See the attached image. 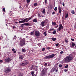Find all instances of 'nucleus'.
<instances>
[{"label":"nucleus","mask_w":76,"mask_h":76,"mask_svg":"<svg viewBox=\"0 0 76 76\" xmlns=\"http://www.w3.org/2000/svg\"><path fill=\"white\" fill-rule=\"evenodd\" d=\"M74 57L72 54H69V56L66 57L64 60V61L66 63L70 62L73 60Z\"/></svg>","instance_id":"obj_1"},{"label":"nucleus","mask_w":76,"mask_h":76,"mask_svg":"<svg viewBox=\"0 0 76 76\" xmlns=\"http://www.w3.org/2000/svg\"><path fill=\"white\" fill-rule=\"evenodd\" d=\"M33 17L32 16H31V17H28V18H25V19H24L23 20V19H22L21 21H20L19 22V23H25V22H28L29 21V20H31V18H33Z\"/></svg>","instance_id":"obj_2"},{"label":"nucleus","mask_w":76,"mask_h":76,"mask_svg":"<svg viewBox=\"0 0 76 76\" xmlns=\"http://www.w3.org/2000/svg\"><path fill=\"white\" fill-rule=\"evenodd\" d=\"M26 42V40L25 38H23V39H21L20 40V42L19 43V45L21 46V47H23V45H25Z\"/></svg>","instance_id":"obj_3"},{"label":"nucleus","mask_w":76,"mask_h":76,"mask_svg":"<svg viewBox=\"0 0 76 76\" xmlns=\"http://www.w3.org/2000/svg\"><path fill=\"white\" fill-rule=\"evenodd\" d=\"M28 63H29V62H28L27 60H24V61H23L22 63L20 64V65L22 66H27Z\"/></svg>","instance_id":"obj_4"},{"label":"nucleus","mask_w":76,"mask_h":76,"mask_svg":"<svg viewBox=\"0 0 76 76\" xmlns=\"http://www.w3.org/2000/svg\"><path fill=\"white\" fill-rule=\"evenodd\" d=\"M55 55V54H52L51 55H50V56H47L46 57H45V59H50L51 58H53L54 57Z\"/></svg>","instance_id":"obj_5"},{"label":"nucleus","mask_w":76,"mask_h":76,"mask_svg":"<svg viewBox=\"0 0 76 76\" xmlns=\"http://www.w3.org/2000/svg\"><path fill=\"white\" fill-rule=\"evenodd\" d=\"M47 21H48V20L46 19L41 22V24L42 27H44V24H47Z\"/></svg>","instance_id":"obj_6"},{"label":"nucleus","mask_w":76,"mask_h":76,"mask_svg":"<svg viewBox=\"0 0 76 76\" xmlns=\"http://www.w3.org/2000/svg\"><path fill=\"white\" fill-rule=\"evenodd\" d=\"M11 71V69H10L9 68H7V69H6L4 70V72L5 73H10Z\"/></svg>","instance_id":"obj_7"},{"label":"nucleus","mask_w":76,"mask_h":76,"mask_svg":"<svg viewBox=\"0 0 76 76\" xmlns=\"http://www.w3.org/2000/svg\"><path fill=\"white\" fill-rule=\"evenodd\" d=\"M35 34L36 37L39 36L40 35V33L39 31H35Z\"/></svg>","instance_id":"obj_8"},{"label":"nucleus","mask_w":76,"mask_h":76,"mask_svg":"<svg viewBox=\"0 0 76 76\" xmlns=\"http://www.w3.org/2000/svg\"><path fill=\"white\" fill-rule=\"evenodd\" d=\"M64 26H63L62 24H60L59 25V26L58 27V30L59 31H61V29H63Z\"/></svg>","instance_id":"obj_9"},{"label":"nucleus","mask_w":76,"mask_h":76,"mask_svg":"<svg viewBox=\"0 0 76 76\" xmlns=\"http://www.w3.org/2000/svg\"><path fill=\"white\" fill-rule=\"evenodd\" d=\"M5 61L7 63H10L11 61V59L10 58H6L5 59Z\"/></svg>","instance_id":"obj_10"},{"label":"nucleus","mask_w":76,"mask_h":76,"mask_svg":"<svg viewBox=\"0 0 76 76\" xmlns=\"http://www.w3.org/2000/svg\"><path fill=\"white\" fill-rule=\"evenodd\" d=\"M60 7H61L60 6H59L58 9L59 10V12L60 14H61L62 11Z\"/></svg>","instance_id":"obj_11"},{"label":"nucleus","mask_w":76,"mask_h":76,"mask_svg":"<svg viewBox=\"0 0 76 76\" xmlns=\"http://www.w3.org/2000/svg\"><path fill=\"white\" fill-rule=\"evenodd\" d=\"M47 69H43L42 71H44V72H45V74L46 73H47Z\"/></svg>","instance_id":"obj_12"},{"label":"nucleus","mask_w":76,"mask_h":76,"mask_svg":"<svg viewBox=\"0 0 76 76\" xmlns=\"http://www.w3.org/2000/svg\"><path fill=\"white\" fill-rule=\"evenodd\" d=\"M51 39H52L53 41H55L56 40V38H55V37H51Z\"/></svg>","instance_id":"obj_13"},{"label":"nucleus","mask_w":76,"mask_h":76,"mask_svg":"<svg viewBox=\"0 0 76 76\" xmlns=\"http://www.w3.org/2000/svg\"><path fill=\"white\" fill-rule=\"evenodd\" d=\"M65 42H66L67 44L69 42V41L68 40V39H67V38H66L65 39Z\"/></svg>","instance_id":"obj_14"},{"label":"nucleus","mask_w":76,"mask_h":76,"mask_svg":"<svg viewBox=\"0 0 76 76\" xmlns=\"http://www.w3.org/2000/svg\"><path fill=\"white\" fill-rule=\"evenodd\" d=\"M42 72L43 73H42V74L41 76H45V72H44V71H42Z\"/></svg>","instance_id":"obj_15"},{"label":"nucleus","mask_w":76,"mask_h":76,"mask_svg":"<svg viewBox=\"0 0 76 76\" xmlns=\"http://www.w3.org/2000/svg\"><path fill=\"white\" fill-rule=\"evenodd\" d=\"M22 51L23 53H25L26 50H25V48H23L22 49Z\"/></svg>","instance_id":"obj_16"},{"label":"nucleus","mask_w":76,"mask_h":76,"mask_svg":"<svg viewBox=\"0 0 76 76\" xmlns=\"http://www.w3.org/2000/svg\"><path fill=\"white\" fill-rule=\"evenodd\" d=\"M20 59H23L24 58V56L23 55H22L20 57H19Z\"/></svg>","instance_id":"obj_17"},{"label":"nucleus","mask_w":76,"mask_h":76,"mask_svg":"<svg viewBox=\"0 0 76 76\" xmlns=\"http://www.w3.org/2000/svg\"><path fill=\"white\" fill-rule=\"evenodd\" d=\"M49 8L50 10H52L53 8V6L52 5H49Z\"/></svg>","instance_id":"obj_18"},{"label":"nucleus","mask_w":76,"mask_h":76,"mask_svg":"<svg viewBox=\"0 0 76 76\" xmlns=\"http://www.w3.org/2000/svg\"><path fill=\"white\" fill-rule=\"evenodd\" d=\"M33 22H37V20L36 18H34L33 20Z\"/></svg>","instance_id":"obj_19"},{"label":"nucleus","mask_w":76,"mask_h":76,"mask_svg":"<svg viewBox=\"0 0 76 76\" xmlns=\"http://www.w3.org/2000/svg\"><path fill=\"white\" fill-rule=\"evenodd\" d=\"M30 24L28 23H25V26H29Z\"/></svg>","instance_id":"obj_20"},{"label":"nucleus","mask_w":76,"mask_h":76,"mask_svg":"<svg viewBox=\"0 0 76 76\" xmlns=\"http://www.w3.org/2000/svg\"><path fill=\"white\" fill-rule=\"evenodd\" d=\"M37 5L38 4L37 3H34V7H37Z\"/></svg>","instance_id":"obj_21"},{"label":"nucleus","mask_w":76,"mask_h":76,"mask_svg":"<svg viewBox=\"0 0 76 76\" xmlns=\"http://www.w3.org/2000/svg\"><path fill=\"white\" fill-rule=\"evenodd\" d=\"M42 13H43V14H45V9H43V10L42 11Z\"/></svg>","instance_id":"obj_22"},{"label":"nucleus","mask_w":76,"mask_h":76,"mask_svg":"<svg viewBox=\"0 0 76 76\" xmlns=\"http://www.w3.org/2000/svg\"><path fill=\"white\" fill-rule=\"evenodd\" d=\"M54 72L53 67V68H52L51 70L50 71V73H52V72Z\"/></svg>","instance_id":"obj_23"},{"label":"nucleus","mask_w":76,"mask_h":76,"mask_svg":"<svg viewBox=\"0 0 76 76\" xmlns=\"http://www.w3.org/2000/svg\"><path fill=\"white\" fill-rule=\"evenodd\" d=\"M54 28H50L49 29L50 31H53Z\"/></svg>","instance_id":"obj_24"},{"label":"nucleus","mask_w":76,"mask_h":76,"mask_svg":"<svg viewBox=\"0 0 76 76\" xmlns=\"http://www.w3.org/2000/svg\"><path fill=\"white\" fill-rule=\"evenodd\" d=\"M53 72H54L55 71V70H56L57 67L55 66V67H53Z\"/></svg>","instance_id":"obj_25"},{"label":"nucleus","mask_w":76,"mask_h":76,"mask_svg":"<svg viewBox=\"0 0 76 76\" xmlns=\"http://www.w3.org/2000/svg\"><path fill=\"white\" fill-rule=\"evenodd\" d=\"M31 74L32 76H35V75H34V72H31Z\"/></svg>","instance_id":"obj_26"},{"label":"nucleus","mask_w":76,"mask_h":76,"mask_svg":"<svg viewBox=\"0 0 76 76\" xmlns=\"http://www.w3.org/2000/svg\"><path fill=\"white\" fill-rule=\"evenodd\" d=\"M75 43H72V46L73 47H74V46H75Z\"/></svg>","instance_id":"obj_27"},{"label":"nucleus","mask_w":76,"mask_h":76,"mask_svg":"<svg viewBox=\"0 0 76 76\" xmlns=\"http://www.w3.org/2000/svg\"><path fill=\"white\" fill-rule=\"evenodd\" d=\"M43 34H45V36H46L47 35V33L46 31H44L43 33Z\"/></svg>","instance_id":"obj_28"},{"label":"nucleus","mask_w":76,"mask_h":76,"mask_svg":"<svg viewBox=\"0 0 76 76\" xmlns=\"http://www.w3.org/2000/svg\"><path fill=\"white\" fill-rule=\"evenodd\" d=\"M71 13H72V14H75V11L74 10H72V11H71Z\"/></svg>","instance_id":"obj_29"},{"label":"nucleus","mask_w":76,"mask_h":76,"mask_svg":"<svg viewBox=\"0 0 76 76\" xmlns=\"http://www.w3.org/2000/svg\"><path fill=\"white\" fill-rule=\"evenodd\" d=\"M23 76V74L22 73H20L18 75V76Z\"/></svg>","instance_id":"obj_30"},{"label":"nucleus","mask_w":76,"mask_h":76,"mask_svg":"<svg viewBox=\"0 0 76 76\" xmlns=\"http://www.w3.org/2000/svg\"><path fill=\"white\" fill-rule=\"evenodd\" d=\"M52 33H53V34H56V30H54V31H53V32H52Z\"/></svg>","instance_id":"obj_31"},{"label":"nucleus","mask_w":76,"mask_h":76,"mask_svg":"<svg viewBox=\"0 0 76 76\" xmlns=\"http://www.w3.org/2000/svg\"><path fill=\"white\" fill-rule=\"evenodd\" d=\"M34 33V31H32V32H31V35H33Z\"/></svg>","instance_id":"obj_32"},{"label":"nucleus","mask_w":76,"mask_h":76,"mask_svg":"<svg viewBox=\"0 0 76 76\" xmlns=\"http://www.w3.org/2000/svg\"><path fill=\"white\" fill-rule=\"evenodd\" d=\"M68 16V13H66V14L65 15V18H67Z\"/></svg>","instance_id":"obj_33"},{"label":"nucleus","mask_w":76,"mask_h":76,"mask_svg":"<svg viewBox=\"0 0 76 76\" xmlns=\"http://www.w3.org/2000/svg\"><path fill=\"white\" fill-rule=\"evenodd\" d=\"M38 16H39V17H41V15L40 13H38Z\"/></svg>","instance_id":"obj_34"},{"label":"nucleus","mask_w":76,"mask_h":76,"mask_svg":"<svg viewBox=\"0 0 76 76\" xmlns=\"http://www.w3.org/2000/svg\"><path fill=\"white\" fill-rule=\"evenodd\" d=\"M68 65H66V66H64V68L65 69H66L67 68H68Z\"/></svg>","instance_id":"obj_35"},{"label":"nucleus","mask_w":76,"mask_h":76,"mask_svg":"<svg viewBox=\"0 0 76 76\" xmlns=\"http://www.w3.org/2000/svg\"><path fill=\"white\" fill-rule=\"evenodd\" d=\"M52 24H53V25H54V26H55L56 24V22H53Z\"/></svg>","instance_id":"obj_36"},{"label":"nucleus","mask_w":76,"mask_h":76,"mask_svg":"<svg viewBox=\"0 0 76 76\" xmlns=\"http://www.w3.org/2000/svg\"><path fill=\"white\" fill-rule=\"evenodd\" d=\"M25 23H24L23 24H21V27H24V25H25Z\"/></svg>","instance_id":"obj_37"},{"label":"nucleus","mask_w":76,"mask_h":76,"mask_svg":"<svg viewBox=\"0 0 76 76\" xmlns=\"http://www.w3.org/2000/svg\"><path fill=\"white\" fill-rule=\"evenodd\" d=\"M31 0H26V2L27 3L30 2Z\"/></svg>","instance_id":"obj_38"},{"label":"nucleus","mask_w":76,"mask_h":76,"mask_svg":"<svg viewBox=\"0 0 76 76\" xmlns=\"http://www.w3.org/2000/svg\"><path fill=\"white\" fill-rule=\"evenodd\" d=\"M12 28H13V29H15V28H16L17 27L16 26H13Z\"/></svg>","instance_id":"obj_39"},{"label":"nucleus","mask_w":76,"mask_h":76,"mask_svg":"<svg viewBox=\"0 0 76 76\" xmlns=\"http://www.w3.org/2000/svg\"><path fill=\"white\" fill-rule=\"evenodd\" d=\"M71 40L72 41H74L75 39H73V38H71Z\"/></svg>","instance_id":"obj_40"},{"label":"nucleus","mask_w":76,"mask_h":76,"mask_svg":"<svg viewBox=\"0 0 76 76\" xmlns=\"http://www.w3.org/2000/svg\"><path fill=\"white\" fill-rule=\"evenodd\" d=\"M57 7H55L54 8V10L55 11H57Z\"/></svg>","instance_id":"obj_41"},{"label":"nucleus","mask_w":76,"mask_h":76,"mask_svg":"<svg viewBox=\"0 0 76 76\" xmlns=\"http://www.w3.org/2000/svg\"><path fill=\"white\" fill-rule=\"evenodd\" d=\"M45 50V48H43L42 49V51H44Z\"/></svg>","instance_id":"obj_42"},{"label":"nucleus","mask_w":76,"mask_h":76,"mask_svg":"<svg viewBox=\"0 0 76 76\" xmlns=\"http://www.w3.org/2000/svg\"><path fill=\"white\" fill-rule=\"evenodd\" d=\"M59 67H62V66L61 64H59Z\"/></svg>","instance_id":"obj_43"},{"label":"nucleus","mask_w":76,"mask_h":76,"mask_svg":"<svg viewBox=\"0 0 76 76\" xmlns=\"http://www.w3.org/2000/svg\"><path fill=\"white\" fill-rule=\"evenodd\" d=\"M45 4H47L48 3L47 0H45Z\"/></svg>","instance_id":"obj_44"},{"label":"nucleus","mask_w":76,"mask_h":76,"mask_svg":"<svg viewBox=\"0 0 76 76\" xmlns=\"http://www.w3.org/2000/svg\"><path fill=\"white\" fill-rule=\"evenodd\" d=\"M47 49L48 50H50V47H49V46H48V48H47Z\"/></svg>","instance_id":"obj_45"},{"label":"nucleus","mask_w":76,"mask_h":76,"mask_svg":"<svg viewBox=\"0 0 76 76\" xmlns=\"http://www.w3.org/2000/svg\"><path fill=\"white\" fill-rule=\"evenodd\" d=\"M59 45V43H57V44H56V46H58Z\"/></svg>","instance_id":"obj_46"},{"label":"nucleus","mask_w":76,"mask_h":76,"mask_svg":"<svg viewBox=\"0 0 76 76\" xmlns=\"http://www.w3.org/2000/svg\"><path fill=\"white\" fill-rule=\"evenodd\" d=\"M3 61L2 60H0V63H3Z\"/></svg>","instance_id":"obj_47"},{"label":"nucleus","mask_w":76,"mask_h":76,"mask_svg":"<svg viewBox=\"0 0 76 76\" xmlns=\"http://www.w3.org/2000/svg\"><path fill=\"white\" fill-rule=\"evenodd\" d=\"M3 11H4V12L5 11V8H3Z\"/></svg>","instance_id":"obj_48"},{"label":"nucleus","mask_w":76,"mask_h":76,"mask_svg":"<svg viewBox=\"0 0 76 76\" xmlns=\"http://www.w3.org/2000/svg\"><path fill=\"white\" fill-rule=\"evenodd\" d=\"M58 69H56V73H57V72H58Z\"/></svg>","instance_id":"obj_49"},{"label":"nucleus","mask_w":76,"mask_h":76,"mask_svg":"<svg viewBox=\"0 0 76 76\" xmlns=\"http://www.w3.org/2000/svg\"><path fill=\"white\" fill-rule=\"evenodd\" d=\"M63 51H61V52H60V54H62L63 53Z\"/></svg>","instance_id":"obj_50"},{"label":"nucleus","mask_w":76,"mask_h":76,"mask_svg":"<svg viewBox=\"0 0 76 76\" xmlns=\"http://www.w3.org/2000/svg\"><path fill=\"white\" fill-rule=\"evenodd\" d=\"M14 38H17V36L16 35H15V36H14Z\"/></svg>","instance_id":"obj_51"},{"label":"nucleus","mask_w":76,"mask_h":76,"mask_svg":"<svg viewBox=\"0 0 76 76\" xmlns=\"http://www.w3.org/2000/svg\"><path fill=\"white\" fill-rule=\"evenodd\" d=\"M55 12H54V11H53V12L52 14H55Z\"/></svg>","instance_id":"obj_52"},{"label":"nucleus","mask_w":76,"mask_h":76,"mask_svg":"<svg viewBox=\"0 0 76 76\" xmlns=\"http://www.w3.org/2000/svg\"><path fill=\"white\" fill-rule=\"evenodd\" d=\"M64 5H65V4H64V2H63V6H64Z\"/></svg>","instance_id":"obj_53"},{"label":"nucleus","mask_w":76,"mask_h":76,"mask_svg":"<svg viewBox=\"0 0 76 76\" xmlns=\"http://www.w3.org/2000/svg\"><path fill=\"white\" fill-rule=\"evenodd\" d=\"M47 64H47V63H45V66H47Z\"/></svg>","instance_id":"obj_54"},{"label":"nucleus","mask_w":76,"mask_h":76,"mask_svg":"<svg viewBox=\"0 0 76 76\" xmlns=\"http://www.w3.org/2000/svg\"><path fill=\"white\" fill-rule=\"evenodd\" d=\"M12 51H13L14 52L15 50L14 48H13V49H12Z\"/></svg>","instance_id":"obj_55"},{"label":"nucleus","mask_w":76,"mask_h":76,"mask_svg":"<svg viewBox=\"0 0 76 76\" xmlns=\"http://www.w3.org/2000/svg\"><path fill=\"white\" fill-rule=\"evenodd\" d=\"M64 72H67V70L66 69H65V70H64Z\"/></svg>","instance_id":"obj_56"},{"label":"nucleus","mask_w":76,"mask_h":76,"mask_svg":"<svg viewBox=\"0 0 76 76\" xmlns=\"http://www.w3.org/2000/svg\"><path fill=\"white\" fill-rule=\"evenodd\" d=\"M13 53H16V51H15V50H14V51Z\"/></svg>","instance_id":"obj_57"},{"label":"nucleus","mask_w":76,"mask_h":76,"mask_svg":"<svg viewBox=\"0 0 76 76\" xmlns=\"http://www.w3.org/2000/svg\"><path fill=\"white\" fill-rule=\"evenodd\" d=\"M58 27V25H57L56 26V28L57 27Z\"/></svg>","instance_id":"obj_58"},{"label":"nucleus","mask_w":76,"mask_h":76,"mask_svg":"<svg viewBox=\"0 0 76 76\" xmlns=\"http://www.w3.org/2000/svg\"><path fill=\"white\" fill-rule=\"evenodd\" d=\"M22 7H21V6H20V9H21V8Z\"/></svg>","instance_id":"obj_59"},{"label":"nucleus","mask_w":76,"mask_h":76,"mask_svg":"<svg viewBox=\"0 0 76 76\" xmlns=\"http://www.w3.org/2000/svg\"><path fill=\"white\" fill-rule=\"evenodd\" d=\"M31 68H33V65L31 66Z\"/></svg>","instance_id":"obj_60"},{"label":"nucleus","mask_w":76,"mask_h":76,"mask_svg":"<svg viewBox=\"0 0 76 76\" xmlns=\"http://www.w3.org/2000/svg\"><path fill=\"white\" fill-rule=\"evenodd\" d=\"M41 16L42 17H44V15H41Z\"/></svg>","instance_id":"obj_61"},{"label":"nucleus","mask_w":76,"mask_h":76,"mask_svg":"<svg viewBox=\"0 0 76 76\" xmlns=\"http://www.w3.org/2000/svg\"><path fill=\"white\" fill-rule=\"evenodd\" d=\"M15 23L17 24L18 23V22H15Z\"/></svg>","instance_id":"obj_62"},{"label":"nucleus","mask_w":76,"mask_h":76,"mask_svg":"<svg viewBox=\"0 0 76 76\" xmlns=\"http://www.w3.org/2000/svg\"><path fill=\"white\" fill-rule=\"evenodd\" d=\"M75 27H76V24H75Z\"/></svg>","instance_id":"obj_63"},{"label":"nucleus","mask_w":76,"mask_h":76,"mask_svg":"<svg viewBox=\"0 0 76 76\" xmlns=\"http://www.w3.org/2000/svg\"><path fill=\"white\" fill-rule=\"evenodd\" d=\"M75 48H76V44H75Z\"/></svg>","instance_id":"obj_64"}]
</instances>
